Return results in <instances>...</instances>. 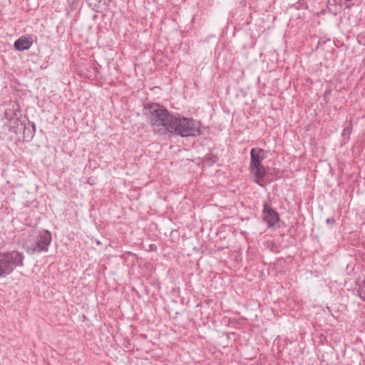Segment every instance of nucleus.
<instances>
[{
	"label": "nucleus",
	"instance_id": "nucleus-1",
	"mask_svg": "<svg viewBox=\"0 0 365 365\" xmlns=\"http://www.w3.org/2000/svg\"><path fill=\"white\" fill-rule=\"evenodd\" d=\"M168 133L181 137L198 136L202 133L201 123L192 118L173 116Z\"/></svg>",
	"mask_w": 365,
	"mask_h": 365
},
{
	"label": "nucleus",
	"instance_id": "nucleus-2",
	"mask_svg": "<svg viewBox=\"0 0 365 365\" xmlns=\"http://www.w3.org/2000/svg\"><path fill=\"white\" fill-rule=\"evenodd\" d=\"M173 118V115L159 105L151 106L149 108L148 119L155 131L164 130L168 133Z\"/></svg>",
	"mask_w": 365,
	"mask_h": 365
},
{
	"label": "nucleus",
	"instance_id": "nucleus-3",
	"mask_svg": "<svg viewBox=\"0 0 365 365\" xmlns=\"http://www.w3.org/2000/svg\"><path fill=\"white\" fill-rule=\"evenodd\" d=\"M24 258L17 250L0 253V277L10 274L16 267H23Z\"/></svg>",
	"mask_w": 365,
	"mask_h": 365
},
{
	"label": "nucleus",
	"instance_id": "nucleus-4",
	"mask_svg": "<svg viewBox=\"0 0 365 365\" xmlns=\"http://www.w3.org/2000/svg\"><path fill=\"white\" fill-rule=\"evenodd\" d=\"M52 240L48 230H42L36 237L35 242L27 240L24 243V248L29 254L47 252Z\"/></svg>",
	"mask_w": 365,
	"mask_h": 365
},
{
	"label": "nucleus",
	"instance_id": "nucleus-5",
	"mask_svg": "<svg viewBox=\"0 0 365 365\" xmlns=\"http://www.w3.org/2000/svg\"><path fill=\"white\" fill-rule=\"evenodd\" d=\"M262 153H264V150L262 148H252L250 152V172L255 176V182L260 186L262 185L261 180L264 178L267 173L264 167L261 163L264 159V157L261 155Z\"/></svg>",
	"mask_w": 365,
	"mask_h": 365
},
{
	"label": "nucleus",
	"instance_id": "nucleus-6",
	"mask_svg": "<svg viewBox=\"0 0 365 365\" xmlns=\"http://www.w3.org/2000/svg\"><path fill=\"white\" fill-rule=\"evenodd\" d=\"M264 220L269 227H273L279 221V217L277 212H275L268 204L264 205L263 209Z\"/></svg>",
	"mask_w": 365,
	"mask_h": 365
},
{
	"label": "nucleus",
	"instance_id": "nucleus-7",
	"mask_svg": "<svg viewBox=\"0 0 365 365\" xmlns=\"http://www.w3.org/2000/svg\"><path fill=\"white\" fill-rule=\"evenodd\" d=\"M33 43L31 37L22 36L18 38L14 43V47L18 51L27 50L31 48Z\"/></svg>",
	"mask_w": 365,
	"mask_h": 365
},
{
	"label": "nucleus",
	"instance_id": "nucleus-8",
	"mask_svg": "<svg viewBox=\"0 0 365 365\" xmlns=\"http://www.w3.org/2000/svg\"><path fill=\"white\" fill-rule=\"evenodd\" d=\"M351 131H352V127H351V125L349 124V126L344 128L343 130V132H342L343 138L345 139H347V140L349 139Z\"/></svg>",
	"mask_w": 365,
	"mask_h": 365
},
{
	"label": "nucleus",
	"instance_id": "nucleus-9",
	"mask_svg": "<svg viewBox=\"0 0 365 365\" xmlns=\"http://www.w3.org/2000/svg\"><path fill=\"white\" fill-rule=\"evenodd\" d=\"M16 115V113L13 109H6L5 110V117L9 120H12L14 119V116Z\"/></svg>",
	"mask_w": 365,
	"mask_h": 365
},
{
	"label": "nucleus",
	"instance_id": "nucleus-10",
	"mask_svg": "<svg viewBox=\"0 0 365 365\" xmlns=\"http://www.w3.org/2000/svg\"><path fill=\"white\" fill-rule=\"evenodd\" d=\"M326 222L328 225H332L335 223V220L334 218H328V219H327Z\"/></svg>",
	"mask_w": 365,
	"mask_h": 365
},
{
	"label": "nucleus",
	"instance_id": "nucleus-11",
	"mask_svg": "<svg viewBox=\"0 0 365 365\" xmlns=\"http://www.w3.org/2000/svg\"><path fill=\"white\" fill-rule=\"evenodd\" d=\"M11 130L12 132L15 133L16 134H17V133H18V130H17V128H16V127H14V126H12V127H11Z\"/></svg>",
	"mask_w": 365,
	"mask_h": 365
},
{
	"label": "nucleus",
	"instance_id": "nucleus-12",
	"mask_svg": "<svg viewBox=\"0 0 365 365\" xmlns=\"http://www.w3.org/2000/svg\"><path fill=\"white\" fill-rule=\"evenodd\" d=\"M15 123H19V120H18L17 118L15 120ZM18 125H19V124H17V126H18Z\"/></svg>",
	"mask_w": 365,
	"mask_h": 365
},
{
	"label": "nucleus",
	"instance_id": "nucleus-13",
	"mask_svg": "<svg viewBox=\"0 0 365 365\" xmlns=\"http://www.w3.org/2000/svg\"><path fill=\"white\" fill-rule=\"evenodd\" d=\"M346 1H350L351 0H345Z\"/></svg>",
	"mask_w": 365,
	"mask_h": 365
}]
</instances>
